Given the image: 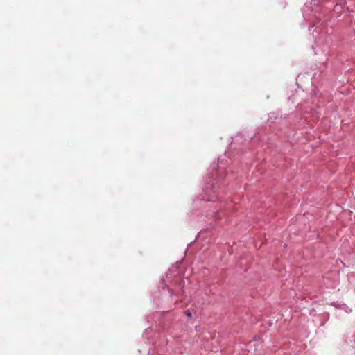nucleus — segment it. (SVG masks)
<instances>
[{"label": "nucleus", "mask_w": 355, "mask_h": 355, "mask_svg": "<svg viewBox=\"0 0 355 355\" xmlns=\"http://www.w3.org/2000/svg\"><path fill=\"white\" fill-rule=\"evenodd\" d=\"M185 313H186V315H187L189 318H191V317H192V314H191V313L189 311H185Z\"/></svg>", "instance_id": "f257e3e1"}]
</instances>
